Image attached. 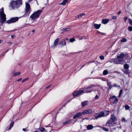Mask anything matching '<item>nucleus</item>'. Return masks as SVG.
<instances>
[{
  "label": "nucleus",
  "instance_id": "f257e3e1",
  "mask_svg": "<svg viewBox=\"0 0 132 132\" xmlns=\"http://www.w3.org/2000/svg\"><path fill=\"white\" fill-rule=\"evenodd\" d=\"M30 9L31 8L29 4L28 3H26V7L24 11L25 13L23 15L19 17L12 18L10 20L6 21L5 23H7L8 24L12 23L17 21L19 18L21 17L29 16L31 12Z\"/></svg>",
  "mask_w": 132,
  "mask_h": 132
},
{
  "label": "nucleus",
  "instance_id": "f03ea898",
  "mask_svg": "<svg viewBox=\"0 0 132 132\" xmlns=\"http://www.w3.org/2000/svg\"><path fill=\"white\" fill-rule=\"evenodd\" d=\"M22 4V0H16L15 1H11L10 6L13 9L18 8Z\"/></svg>",
  "mask_w": 132,
  "mask_h": 132
},
{
  "label": "nucleus",
  "instance_id": "7ed1b4c3",
  "mask_svg": "<svg viewBox=\"0 0 132 132\" xmlns=\"http://www.w3.org/2000/svg\"><path fill=\"white\" fill-rule=\"evenodd\" d=\"M6 15L4 13L3 8L2 7L0 9V23L1 24L0 26H2L3 23L6 22Z\"/></svg>",
  "mask_w": 132,
  "mask_h": 132
},
{
  "label": "nucleus",
  "instance_id": "20e7f679",
  "mask_svg": "<svg viewBox=\"0 0 132 132\" xmlns=\"http://www.w3.org/2000/svg\"><path fill=\"white\" fill-rule=\"evenodd\" d=\"M42 11V10H40L35 12L30 16V18L33 20H35L36 18L39 17Z\"/></svg>",
  "mask_w": 132,
  "mask_h": 132
},
{
  "label": "nucleus",
  "instance_id": "39448f33",
  "mask_svg": "<svg viewBox=\"0 0 132 132\" xmlns=\"http://www.w3.org/2000/svg\"><path fill=\"white\" fill-rule=\"evenodd\" d=\"M99 85H97V86L94 85L93 84H90L89 85L88 87H84L83 89L84 90V92L86 93H90L93 91V90L92 89H92V88L93 87H95L96 86H99Z\"/></svg>",
  "mask_w": 132,
  "mask_h": 132
},
{
  "label": "nucleus",
  "instance_id": "423d86ee",
  "mask_svg": "<svg viewBox=\"0 0 132 132\" xmlns=\"http://www.w3.org/2000/svg\"><path fill=\"white\" fill-rule=\"evenodd\" d=\"M115 95L112 96L109 98V101L112 103L113 104H116L118 102V99L116 98Z\"/></svg>",
  "mask_w": 132,
  "mask_h": 132
},
{
  "label": "nucleus",
  "instance_id": "0eeeda50",
  "mask_svg": "<svg viewBox=\"0 0 132 132\" xmlns=\"http://www.w3.org/2000/svg\"><path fill=\"white\" fill-rule=\"evenodd\" d=\"M66 42L65 41V40L62 39L61 41L58 44L59 47H62L66 45Z\"/></svg>",
  "mask_w": 132,
  "mask_h": 132
},
{
  "label": "nucleus",
  "instance_id": "6e6552de",
  "mask_svg": "<svg viewBox=\"0 0 132 132\" xmlns=\"http://www.w3.org/2000/svg\"><path fill=\"white\" fill-rule=\"evenodd\" d=\"M84 92L83 90H80L78 91H76L74 92L73 94V96L74 97L76 96L81 93H83Z\"/></svg>",
  "mask_w": 132,
  "mask_h": 132
},
{
  "label": "nucleus",
  "instance_id": "1a4fd4ad",
  "mask_svg": "<svg viewBox=\"0 0 132 132\" xmlns=\"http://www.w3.org/2000/svg\"><path fill=\"white\" fill-rule=\"evenodd\" d=\"M92 111L91 109L85 110L83 111L82 113V114L86 115L92 113Z\"/></svg>",
  "mask_w": 132,
  "mask_h": 132
},
{
  "label": "nucleus",
  "instance_id": "9d476101",
  "mask_svg": "<svg viewBox=\"0 0 132 132\" xmlns=\"http://www.w3.org/2000/svg\"><path fill=\"white\" fill-rule=\"evenodd\" d=\"M117 58H116V60L115 62L116 64H123L125 63V60L123 59L119 60Z\"/></svg>",
  "mask_w": 132,
  "mask_h": 132
},
{
  "label": "nucleus",
  "instance_id": "9b49d317",
  "mask_svg": "<svg viewBox=\"0 0 132 132\" xmlns=\"http://www.w3.org/2000/svg\"><path fill=\"white\" fill-rule=\"evenodd\" d=\"M104 117V116L103 111L99 113L98 115H96L95 116V117L96 119H97L99 118L103 117Z\"/></svg>",
  "mask_w": 132,
  "mask_h": 132
},
{
  "label": "nucleus",
  "instance_id": "f8f14e48",
  "mask_svg": "<svg viewBox=\"0 0 132 132\" xmlns=\"http://www.w3.org/2000/svg\"><path fill=\"white\" fill-rule=\"evenodd\" d=\"M124 56V54L123 53H119L118 54L117 58L118 59H122Z\"/></svg>",
  "mask_w": 132,
  "mask_h": 132
},
{
  "label": "nucleus",
  "instance_id": "ddd939ff",
  "mask_svg": "<svg viewBox=\"0 0 132 132\" xmlns=\"http://www.w3.org/2000/svg\"><path fill=\"white\" fill-rule=\"evenodd\" d=\"M59 38H56L54 42V44L51 46V47H54L59 42Z\"/></svg>",
  "mask_w": 132,
  "mask_h": 132
},
{
  "label": "nucleus",
  "instance_id": "4468645a",
  "mask_svg": "<svg viewBox=\"0 0 132 132\" xmlns=\"http://www.w3.org/2000/svg\"><path fill=\"white\" fill-rule=\"evenodd\" d=\"M110 119L111 120V121L114 122L117 120L115 116L113 114H111Z\"/></svg>",
  "mask_w": 132,
  "mask_h": 132
},
{
  "label": "nucleus",
  "instance_id": "2eb2a0df",
  "mask_svg": "<svg viewBox=\"0 0 132 132\" xmlns=\"http://www.w3.org/2000/svg\"><path fill=\"white\" fill-rule=\"evenodd\" d=\"M82 115V113L81 112H80L78 113H77L76 114H75L73 117V118L74 119H76V118L81 116Z\"/></svg>",
  "mask_w": 132,
  "mask_h": 132
},
{
  "label": "nucleus",
  "instance_id": "dca6fc26",
  "mask_svg": "<svg viewBox=\"0 0 132 132\" xmlns=\"http://www.w3.org/2000/svg\"><path fill=\"white\" fill-rule=\"evenodd\" d=\"M109 19H103L102 21V22L104 24H106L109 22Z\"/></svg>",
  "mask_w": 132,
  "mask_h": 132
},
{
  "label": "nucleus",
  "instance_id": "f3484780",
  "mask_svg": "<svg viewBox=\"0 0 132 132\" xmlns=\"http://www.w3.org/2000/svg\"><path fill=\"white\" fill-rule=\"evenodd\" d=\"M88 101H86L82 102L81 103V105L82 107H84L85 106L87 105L88 104Z\"/></svg>",
  "mask_w": 132,
  "mask_h": 132
},
{
  "label": "nucleus",
  "instance_id": "a211bd4d",
  "mask_svg": "<svg viewBox=\"0 0 132 132\" xmlns=\"http://www.w3.org/2000/svg\"><path fill=\"white\" fill-rule=\"evenodd\" d=\"M101 24H94V26L95 28L96 29H99L100 27Z\"/></svg>",
  "mask_w": 132,
  "mask_h": 132
},
{
  "label": "nucleus",
  "instance_id": "6ab92c4d",
  "mask_svg": "<svg viewBox=\"0 0 132 132\" xmlns=\"http://www.w3.org/2000/svg\"><path fill=\"white\" fill-rule=\"evenodd\" d=\"M103 113H104V117L105 116H106L108 115L109 113V111L105 110L103 111Z\"/></svg>",
  "mask_w": 132,
  "mask_h": 132
},
{
  "label": "nucleus",
  "instance_id": "aec40b11",
  "mask_svg": "<svg viewBox=\"0 0 132 132\" xmlns=\"http://www.w3.org/2000/svg\"><path fill=\"white\" fill-rule=\"evenodd\" d=\"M87 127L88 129L91 130L93 128V126L91 125H89L87 126Z\"/></svg>",
  "mask_w": 132,
  "mask_h": 132
},
{
  "label": "nucleus",
  "instance_id": "412c9836",
  "mask_svg": "<svg viewBox=\"0 0 132 132\" xmlns=\"http://www.w3.org/2000/svg\"><path fill=\"white\" fill-rule=\"evenodd\" d=\"M69 30V29L68 28H63L61 30V32L62 33L64 32L68 31Z\"/></svg>",
  "mask_w": 132,
  "mask_h": 132
},
{
  "label": "nucleus",
  "instance_id": "4be33fe9",
  "mask_svg": "<svg viewBox=\"0 0 132 132\" xmlns=\"http://www.w3.org/2000/svg\"><path fill=\"white\" fill-rule=\"evenodd\" d=\"M123 72L125 74L129 75L130 73L128 69H125L123 70Z\"/></svg>",
  "mask_w": 132,
  "mask_h": 132
},
{
  "label": "nucleus",
  "instance_id": "5701e85b",
  "mask_svg": "<svg viewBox=\"0 0 132 132\" xmlns=\"http://www.w3.org/2000/svg\"><path fill=\"white\" fill-rule=\"evenodd\" d=\"M116 60V58L112 59L110 60L109 62L110 63H113V62H114V63H115Z\"/></svg>",
  "mask_w": 132,
  "mask_h": 132
},
{
  "label": "nucleus",
  "instance_id": "b1692460",
  "mask_svg": "<svg viewBox=\"0 0 132 132\" xmlns=\"http://www.w3.org/2000/svg\"><path fill=\"white\" fill-rule=\"evenodd\" d=\"M108 86L109 87V89L110 90L112 87V85H111L110 82H108L107 83Z\"/></svg>",
  "mask_w": 132,
  "mask_h": 132
},
{
  "label": "nucleus",
  "instance_id": "393cba45",
  "mask_svg": "<svg viewBox=\"0 0 132 132\" xmlns=\"http://www.w3.org/2000/svg\"><path fill=\"white\" fill-rule=\"evenodd\" d=\"M129 65L127 64H125L124 65V68L125 69H128Z\"/></svg>",
  "mask_w": 132,
  "mask_h": 132
},
{
  "label": "nucleus",
  "instance_id": "a878e982",
  "mask_svg": "<svg viewBox=\"0 0 132 132\" xmlns=\"http://www.w3.org/2000/svg\"><path fill=\"white\" fill-rule=\"evenodd\" d=\"M68 1V0H63L62 2L60 4L62 5H64Z\"/></svg>",
  "mask_w": 132,
  "mask_h": 132
},
{
  "label": "nucleus",
  "instance_id": "bb28decb",
  "mask_svg": "<svg viewBox=\"0 0 132 132\" xmlns=\"http://www.w3.org/2000/svg\"><path fill=\"white\" fill-rule=\"evenodd\" d=\"M14 122V121L12 122L11 123L10 126L9 128V130H10L11 128L13 127Z\"/></svg>",
  "mask_w": 132,
  "mask_h": 132
},
{
  "label": "nucleus",
  "instance_id": "cd10ccee",
  "mask_svg": "<svg viewBox=\"0 0 132 132\" xmlns=\"http://www.w3.org/2000/svg\"><path fill=\"white\" fill-rule=\"evenodd\" d=\"M108 73V71L106 70H104L103 72V74L104 75H106Z\"/></svg>",
  "mask_w": 132,
  "mask_h": 132
},
{
  "label": "nucleus",
  "instance_id": "c85d7f7f",
  "mask_svg": "<svg viewBox=\"0 0 132 132\" xmlns=\"http://www.w3.org/2000/svg\"><path fill=\"white\" fill-rule=\"evenodd\" d=\"M20 72H15L14 73L13 76H16L19 75L20 74Z\"/></svg>",
  "mask_w": 132,
  "mask_h": 132
},
{
  "label": "nucleus",
  "instance_id": "c756f323",
  "mask_svg": "<svg viewBox=\"0 0 132 132\" xmlns=\"http://www.w3.org/2000/svg\"><path fill=\"white\" fill-rule=\"evenodd\" d=\"M71 120H68L66 121L65 122H64L63 123V124L64 125H65V124H68L69 123V122L71 121Z\"/></svg>",
  "mask_w": 132,
  "mask_h": 132
},
{
  "label": "nucleus",
  "instance_id": "7c9ffc66",
  "mask_svg": "<svg viewBox=\"0 0 132 132\" xmlns=\"http://www.w3.org/2000/svg\"><path fill=\"white\" fill-rule=\"evenodd\" d=\"M85 13H84L79 14L78 15V17L79 18H81L83 16L85 15Z\"/></svg>",
  "mask_w": 132,
  "mask_h": 132
},
{
  "label": "nucleus",
  "instance_id": "2f4dec72",
  "mask_svg": "<svg viewBox=\"0 0 132 132\" xmlns=\"http://www.w3.org/2000/svg\"><path fill=\"white\" fill-rule=\"evenodd\" d=\"M127 40L125 38H123L121 40V42H126L127 41Z\"/></svg>",
  "mask_w": 132,
  "mask_h": 132
},
{
  "label": "nucleus",
  "instance_id": "473e14b6",
  "mask_svg": "<svg viewBox=\"0 0 132 132\" xmlns=\"http://www.w3.org/2000/svg\"><path fill=\"white\" fill-rule=\"evenodd\" d=\"M125 108L126 110H129L130 108L129 106L127 105H125Z\"/></svg>",
  "mask_w": 132,
  "mask_h": 132
},
{
  "label": "nucleus",
  "instance_id": "72a5a7b5",
  "mask_svg": "<svg viewBox=\"0 0 132 132\" xmlns=\"http://www.w3.org/2000/svg\"><path fill=\"white\" fill-rule=\"evenodd\" d=\"M110 122H111V120H109L106 123V126H107L109 127V123H110Z\"/></svg>",
  "mask_w": 132,
  "mask_h": 132
},
{
  "label": "nucleus",
  "instance_id": "f704fd0d",
  "mask_svg": "<svg viewBox=\"0 0 132 132\" xmlns=\"http://www.w3.org/2000/svg\"><path fill=\"white\" fill-rule=\"evenodd\" d=\"M70 42H73L75 41V39L74 38H72L70 39Z\"/></svg>",
  "mask_w": 132,
  "mask_h": 132
},
{
  "label": "nucleus",
  "instance_id": "c9c22d12",
  "mask_svg": "<svg viewBox=\"0 0 132 132\" xmlns=\"http://www.w3.org/2000/svg\"><path fill=\"white\" fill-rule=\"evenodd\" d=\"M39 130L41 131H45V129L42 127H41L39 128Z\"/></svg>",
  "mask_w": 132,
  "mask_h": 132
},
{
  "label": "nucleus",
  "instance_id": "e433bc0d",
  "mask_svg": "<svg viewBox=\"0 0 132 132\" xmlns=\"http://www.w3.org/2000/svg\"><path fill=\"white\" fill-rule=\"evenodd\" d=\"M122 91H123L122 89H121L120 90V93H119V97H120L121 96V94H122Z\"/></svg>",
  "mask_w": 132,
  "mask_h": 132
},
{
  "label": "nucleus",
  "instance_id": "4c0bfd02",
  "mask_svg": "<svg viewBox=\"0 0 132 132\" xmlns=\"http://www.w3.org/2000/svg\"><path fill=\"white\" fill-rule=\"evenodd\" d=\"M113 122L111 121V122H110V123H109V127H113L114 126V125H113V124H112Z\"/></svg>",
  "mask_w": 132,
  "mask_h": 132
},
{
  "label": "nucleus",
  "instance_id": "58836bf2",
  "mask_svg": "<svg viewBox=\"0 0 132 132\" xmlns=\"http://www.w3.org/2000/svg\"><path fill=\"white\" fill-rule=\"evenodd\" d=\"M128 30L130 31H132V27L131 26H130L129 27H128Z\"/></svg>",
  "mask_w": 132,
  "mask_h": 132
},
{
  "label": "nucleus",
  "instance_id": "ea45409f",
  "mask_svg": "<svg viewBox=\"0 0 132 132\" xmlns=\"http://www.w3.org/2000/svg\"><path fill=\"white\" fill-rule=\"evenodd\" d=\"M102 128L103 130L105 131H109V130L108 129L105 128L104 127H103Z\"/></svg>",
  "mask_w": 132,
  "mask_h": 132
},
{
  "label": "nucleus",
  "instance_id": "a19ab883",
  "mask_svg": "<svg viewBox=\"0 0 132 132\" xmlns=\"http://www.w3.org/2000/svg\"><path fill=\"white\" fill-rule=\"evenodd\" d=\"M100 59L101 60H103L104 59V57L103 56L101 55L100 56Z\"/></svg>",
  "mask_w": 132,
  "mask_h": 132
},
{
  "label": "nucleus",
  "instance_id": "79ce46f5",
  "mask_svg": "<svg viewBox=\"0 0 132 132\" xmlns=\"http://www.w3.org/2000/svg\"><path fill=\"white\" fill-rule=\"evenodd\" d=\"M88 38V37H81V38L80 39V40H82L83 39H87Z\"/></svg>",
  "mask_w": 132,
  "mask_h": 132
},
{
  "label": "nucleus",
  "instance_id": "37998d69",
  "mask_svg": "<svg viewBox=\"0 0 132 132\" xmlns=\"http://www.w3.org/2000/svg\"><path fill=\"white\" fill-rule=\"evenodd\" d=\"M28 79V78H26L25 79H24L22 81V83H23L24 82V81H25L27 80Z\"/></svg>",
  "mask_w": 132,
  "mask_h": 132
},
{
  "label": "nucleus",
  "instance_id": "c03bdc74",
  "mask_svg": "<svg viewBox=\"0 0 132 132\" xmlns=\"http://www.w3.org/2000/svg\"><path fill=\"white\" fill-rule=\"evenodd\" d=\"M117 18V16H113L112 17V19L116 20Z\"/></svg>",
  "mask_w": 132,
  "mask_h": 132
},
{
  "label": "nucleus",
  "instance_id": "a18cd8bd",
  "mask_svg": "<svg viewBox=\"0 0 132 132\" xmlns=\"http://www.w3.org/2000/svg\"><path fill=\"white\" fill-rule=\"evenodd\" d=\"M121 121H123L124 122H126L127 121V120H126L124 118H123L121 119Z\"/></svg>",
  "mask_w": 132,
  "mask_h": 132
},
{
  "label": "nucleus",
  "instance_id": "49530a36",
  "mask_svg": "<svg viewBox=\"0 0 132 132\" xmlns=\"http://www.w3.org/2000/svg\"><path fill=\"white\" fill-rule=\"evenodd\" d=\"M128 19V17L127 16H125L124 17V21L125 22H126L127 20Z\"/></svg>",
  "mask_w": 132,
  "mask_h": 132
},
{
  "label": "nucleus",
  "instance_id": "de8ad7c7",
  "mask_svg": "<svg viewBox=\"0 0 132 132\" xmlns=\"http://www.w3.org/2000/svg\"><path fill=\"white\" fill-rule=\"evenodd\" d=\"M98 95H96L95 96V99L96 100H98Z\"/></svg>",
  "mask_w": 132,
  "mask_h": 132
},
{
  "label": "nucleus",
  "instance_id": "09e8293b",
  "mask_svg": "<svg viewBox=\"0 0 132 132\" xmlns=\"http://www.w3.org/2000/svg\"><path fill=\"white\" fill-rule=\"evenodd\" d=\"M15 36L14 35H12L11 36V37L12 38H14Z\"/></svg>",
  "mask_w": 132,
  "mask_h": 132
},
{
  "label": "nucleus",
  "instance_id": "8fccbe9b",
  "mask_svg": "<svg viewBox=\"0 0 132 132\" xmlns=\"http://www.w3.org/2000/svg\"><path fill=\"white\" fill-rule=\"evenodd\" d=\"M112 87H117V85L116 84H113L112 85Z\"/></svg>",
  "mask_w": 132,
  "mask_h": 132
},
{
  "label": "nucleus",
  "instance_id": "3c124183",
  "mask_svg": "<svg viewBox=\"0 0 132 132\" xmlns=\"http://www.w3.org/2000/svg\"><path fill=\"white\" fill-rule=\"evenodd\" d=\"M63 39L65 40V41L66 40H68V39L67 38H64V39Z\"/></svg>",
  "mask_w": 132,
  "mask_h": 132
},
{
  "label": "nucleus",
  "instance_id": "603ef678",
  "mask_svg": "<svg viewBox=\"0 0 132 132\" xmlns=\"http://www.w3.org/2000/svg\"><path fill=\"white\" fill-rule=\"evenodd\" d=\"M22 79V78H20V79H18L17 80V81H21V80Z\"/></svg>",
  "mask_w": 132,
  "mask_h": 132
},
{
  "label": "nucleus",
  "instance_id": "864d4df0",
  "mask_svg": "<svg viewBox=\"0 0 132 132\" xmlns=\"http://www.w3.org/2000/svg\"><path fill=\"white\" fill-rule=\"evenodd\" d=\"M95 62V61H89L88 62V64H89V63H92V62Z\"/></svg>",
  "mask_w": 132,
  "mask_h": 132
},
{
  "label": "nucleus",
  "instance_id": "5fc2aeb1",
  "mask_svg": "<svg viewBox=\"0 0 132 132\" xmlns=\"http://www.w3.org/2000/svg\"><path fill=\"white\" fill-rule=\"evenodd\" d=\"M121 11H119L118 12L117 14L118 15H119L121 13Z\"/></svg>",
  "mask_w": 132,
  "mask_h": 132
},
{
  "label": "nucleus",
  "instance_id": "6e6d98bb",
  "mask_svg": "<svg viewBox=\"0 0 132 132\" xmlns=\"http://www.w3.org/2000/svg\"><path fill=\"white\" fill-rule=\"evenodd\" d=\"M3 42V40H0V44L2 43Z\"/></svg>",
  "mask_w": 132,
  "mask_h": 132
},
{
  "label": "nucleus",
  "instance_id": "4d7b16f0",
  "mask_svg": "<svg viewBox=\"0 0 132 132\" xmlns=\"http://www.w3.org/2000/svg\"><path fill=\"white\" fill-rule=\"evenodd\" d=\"M129 23H130V22H131V21H132V20H131L130 19H129Z\"/></svg>",
  "mask_w": 132,
  "mask_h": 132
},
{
  "label": "nucleus",
  "instance_id": "13d9d810",
  "mask_svg": "<svg viewBox=\"0 0 132 132\" xmlns=\"http://www.w3.org/2000/svg\"><path fill=\"white\" fill-rule=\"evenodd\" d=\"M8 43L9 45H11L12 44V43L11 42H8Z\"/></svg>",
  "mask_w": 132,
  "mask_h": 132
},
{
  "label": "nucleus",
  "instance_id": "bf43d9fd",
  "mask_svg": "<svg viewBox=\"0 0 132 132\" xmlns=\"http://www.w3.org/2000/svg\"><path fill=\"white\" fill-rule=\"evenodd\" d=\"M22 130L23 131H26V129L25 128H23L22 129Z\"/></svg>",
  "mask_w": 132,
  "mask_h": 132
},
{
  "label": "nucleus",
  "instance_id": "052dcab7",
  "mask_svg": "<svg viewBox=\"0 0 132 132\" xmlns=\"http://www.w3.org/2000/svg\"><path fill=\"white\" fill-rule=\"evenodd\" d=\"M132 26V21L131 22H130V23H129Z\"/></svg>",
  "mask_w": 132,
  "mask_h": 132
},
{
  "label": "nucleus",
  "instance_id": "680f3d73",
  "mask_svg": "<svg viewBox=\"0 0 132 132\" xmlns=\"http://www.w3.org/2000/svg\"><path fill=\"white\" fill-rule=\"evenodd\" d=\"M50 86V85H49V86H48L47 87H46V89H47Z\"/></svg>",
  "mask_w": 132,
  "mask_h": 132
},
{
  "label": "nucleus",
  "instance_id": "e2e57ef3",
  "mask_svg": "<svg viewBox=\"0 0 132 132\" xmlns=\"http://www.w3.org/2000/svg\"><path fill=\"white\" fill-rule=\"evenodd\" d=\"M32 0H28V2H31V1H32Z\"/></svg>",
  "mask_w": 132,
  "mask_h": 132
},
{
  "label": "nucleus",
  "instance_id": "0e129e2a",
  "mask_svg": "<svg viewBox=\"0 0 132 132\" xmlns=\"http://www.w3.org/2000/svg\"><path fill=\"white\" fill-rule=\"evenodd\" d=\"M35 30H32V32H35Z\"/></svg>",
  "mask_w": 132,
  "mask_h": 132
},
{
  "label": "nucleus",
  "instance_id": "69168bd1",
  "mask_svg": "<svg viewBox=\"0 0 132 132\" xmlns=\"http://www.w3.org/2000/svg\"><path fill=\"white\" fill-rule=\"evenodd\" d=\"M9 51L8 50H8H7V51L5 52V53L7 52V51Z\"/></svg>",
  "mask_w": 132,
  "mask_h": 132
},
{
  "label": "nucleus",
  "instance_id": "338daca9",
  "mask_svg": "<svg viewBox=\"0 0 132 132\" xmlns=\"http://www.w3.org/2000/svg\"><path fill=\"white\" fill-rule=\"evenodd\" d=\"M65 105V104L64 105V104H63V106H64Z\"/></svg>",
  "mask_w": 132,
  "mask_h": 132
},
{
  "label": "nucleus",
  "instance_id": "774afa93",
  "mask_svg": "<svg viewBox=\"0 0 132 132\" xmlns=\"http://www.w3.org/2000/svg\"><path fill=\"white\" fill-rule=\"evenodd\" d=\"M118 73H120V72H118Z\"/></svg>",
  "mask_w": 132,
  "mask_h": 132
}]
</instances>
